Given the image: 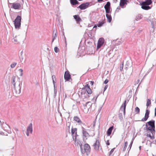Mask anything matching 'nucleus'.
Here are the masks:
<instances>
[{"instance_id": "f257e3e1", "label": "nucleus", "mask_w": 156, "mask_h": 156, "mask_svg": "<svg viewBox=\"0 0 156 156\" xmlns=\"http://www.w3.org/2000/svg\"><path fill=\"white\" fill-rule=\"evenodd\" d=\"M16 76H13L11 77V83L12 84L13 86L14 87V91L16 94H19L21 93V86L22 84V82H20L19 84V87H18V91L16 89V83H15V80H16Z\"/></svg>"}, {"instance_id": "f03ea898", "label": "nucleus", "mask_w": 156, "mask_h": 156, "mask_svg": "<svg viewBox=\"0 0 156 156\" xmlns=\"http://www.w3.org/2000/svg\"><path fill=\"white\" fill-rule=\"evenodd\" d=\"M151 101L149 99H148L147 100L146 106L147 107V109L146 110L145 113L144 117L142 118L141 121L144 122L147 120L149 117V115L150 113V111L148 109V106L151 105Z\"/></svg>"}, {"instance_id": "7ed1b4c3", "label": "nucleus", "mask_w": 156, "mask_h": 156, "mask_svg": "<svg viewBox=\"0 0 156 156\" xmlns=\"http://www.w3.org/2000/svg\"><path fill=\"white\" fill-rule=\"evenodd\" d=\"M81 152L82 154H86L88 155L90 151V145L87 144H85L81 147Z\"/></svg>"}, {"instance_id": "20e7f679", "label": "nucleus", "mask_w": 156, "mask_h": 156, "mask_svg": "<svg viewBox=\"0 0 156 156\" xmlns=\"http://www.w3.org/2000/svg\"><path fill=\"white\" fill-rule=\"evenodd\" d=\"M86 91L89 94H91L92 93V90L90 88L88 84H86L85 86L82 88L81 91H79V95L80 97L82 94H84L85 93V91Z\"/></svg>"}, {"instance_id": "39448f33", "label": "nucleus", "mask_w": 156, "mask_h": 156, "mask_svg": "<svg viewBox=\"0 0 156 156\" xmlns=\"http://www.w3.org/2000/svg\"><path fill=\"white\" fill-rule=\"evenodd\" d=\"M21 20V17L17 16L15 20L13 21L16 28H19L20 27Z\"/></svg>"}, {"instance_id": "423d86ee", "label": "nucleus", "mask_w": 156, "mask_h": 156, "mask_svg": "<svg viewBox=\"0 0 156 156\" xmlns=\"http://www.w3.org/2000/svg\"><path fill=\"white\" fill-rule=\"evenodd\" d=\"M90 4L89 2L83 3L80 5L78 8L81 10H84L88 8Z\"/></svg>"}, {"instance_id": "0eeeda50", "label": "nucleus", "mask_w": 156, "mask_h": 156, "mask_svg": "<svg viewBox=\"0 0 156 156\" xmlns=\"http://www.w3.org/2000/svg\"><path fill=\"white\" fill-rule=\"evenodd\" d=\"M105 41V40L103 38H100L98 41V44L97 45V48L98 49L103 44Z\"/></svg>"}, {"instance_id": "6e6552de", "label": "nucleus", "mask_w": 156, "mask_h": 156, "mask_svg": "<svg viewBox=\"0 0 156 156\" xmlns=\"http://www.w3.org/2000/svg\"><path fill=\"white\" fill-rule=\"evenodd\" d=\"M82 133L84 137L83 139L86 140L87 139V137L89 136V134L86 131V129L83 127H82Z\"/></svg>"}, {"instance_id": "1a4fd4ad", "label": "nucleus", "mask_w": 156, "mask_h": 156, "mask_svg": "<svg viewBox=\"0 0 156 156\" xmlns=\"http://www.w3.org/2000/svg\"><path fill=\"white\" fill-rule=\"evenodd\" d=\"M95 150L98 151L100 148V142L98 140H96L95 142L93 145Z\"/></svg>"}, {"instance_id": "9d476101", "label": "nucleus", "mask_w": 156, "mask_h": 156, "mask_svg": "<svg viewBox=\"0 0 156 156\" xmlns=\"http://www.w3.org/2000/svg\"><path fill=\"white\" fill-rule=\"evenodd\" d=\"M64 78L65 80L66 81H69L70 79L72 80L71 75L69 73V72L68 71H66L65 72L64 75Z\"/></svg>"}, {"instance_id": "9b49d317", "label": "nucleus", "mask_w": 156, "mask_h": 156, "mask_svg": "<svg viewBox=\"0 0 156 156\" xmlns=\"http://www.w3.org/2000/svg\"><path fill=\"white\" fill-rule=\"evenodd\" d=\"M126 100H125L124 103L122 104L121 106L120 109V111H123V114L125 115L126 113Z\"/></svg>"}, {"instance_id": "f8f14e48", "label": "nucleus", "mask_w": 156, "mask_h": 156, "mask_svg": "<svg viewBox=\"0 0 156 156\" xmlns=\"http://www.w3.org/2000/svg\"><path fill=\"white\" fill-rule=\"evenodd\" d=\"M73 139L76 143V144L77 146L79 145L80 148L82 146V144L81 143L80 140L78 139H77V137H76V136H73Z\"/></svg>"}, {"instance_id": "ddd939ff", "label": "nucleus", "mask_w": 156, "mask_h": 156, "mask_svg": "<svg viewBox=\"0 0 156 156\" xmlns=\"http://www.w3.org/2000/svg\"><path fill=\"white\" fill-rule=\"evenodd\" d=\"M145 126L146 127V129L147 130H149L151 133H155V127H154L153 126H150L148 127L147 123L146 124Z\"/></svg>"}, {"instance_id": "4468645a", "label": "nucleus", "mask_w": 156, "mask_h": 156, "mask_svg": "<svg viewBox=\"0 0 156 156\" xmlns=\"http://www.w3.org/2000/svg\"><path fill=\"white\" fill-rule=\"evenodd\" d=\"M21 7V5L20 3H14L12 4V7L14 9H19Z\"/></svg>"}, {"instance_id": "2eb2a0df", "label": "nucleus", "mask_w": 156, "mask_h": 156, "mask_svg": "<svg viewBox=\"0 0 156 156\" xmlns=\"http://www.w3.org/2000/svg\"><path fill=\"white\" fill-rule=\"evenodd\" d=\"M141 8L144 10H148L151 9V7L149 6V5H147V4H144V3H142L141 4Z\"/></svg>"}, {"instance_id": "dca6fc26", "label": "nucleus", "mask_w": 156, "mask_h": 156, "mask_svg": "<svg viewBox=\"0 0 156 156\" xmlns=\"http://www.w3.org/2000/svg\"><path fill=\"white\" fill-rule=\"evenodd\" d=\"M73 17L78 24L80 23V22L82 21V20L78 15L73 16Z\"/></svg>"}, {"instance_id": "f3484780", "label": "nucleus", "mask_w": 156, "mask_h": 156, "mask_svg": "<svg viewBox=\"0 0 156 156\" xmlns=\"http://www.w3.org/2000/svg\"><path fill=\"white\" fill-rule=\"evenodd\" d=\"M147 20L148 21H150L151 22L152 28L154 29V28H155V25L156 24L155 19L154 18L152 19V20L147 19Z\"/></svg>"}, {"instance_id": "a211bd4d", "label": "nucleus", "mask_w": 156, "mask_h": 156, "mask_svg": "<svg viewBox=\"0 0 156 156\" xmlns=\"http://www.w3.org/2000/svg\"><path fill=\"white\" fill-rule=\"evenodd\" d=\"M26 131L30 132L31 134L33 132V125L32 123H30L28 126Z\"/></svg>"}, {"instance_id": "6ab92c4d", "label": "nucleus", "mask_w": 156, "mask_h": 156, "mask_svg": "<svg viewBox=\"0 0 156 156\" xmlns=\"http://www.w3.org/2000/svg\"><path fill=\"white\" fill-rule=\"evenodd\" d=\"M77 129L76 128H72L71 129V133L72 136H76V137L78 136L77 134Z\"/></svg>"}, {"instance_id": "aec40b11", "label": "nucleus", "mask_w": 156, "mask_h": 156, "mask_svg": "<svg viewBox=\"0 0 156 156\" xmlns=\"http://www.w3.org/2000/svg\"><path fill=\"white\" fill-rule=\"evenodd\" d=\"M57 31L56 30H54L53 31V33L52 35V39L51 41V43H52L54 41V40L56 39V38L57 37Z\"/></svg>"}, {"instance_id": "412c9836", "label": "nucleus", "mask_w": 156, "mask_h": 156, "mask_svg": "<svg viewBox=\"0 0 156 156\" xmlns=\"http://www.w3.org/2000/svg\"><path fill=\"white\" fill-rule=\"evenodd\" d=\"M74 120L77 122L79 124L82 123V122L79 117L77 116H75L74 117Z\"/></svg>"}, {"instance_id": "4be33fe9", "label": "nucleus", "mask_w": 156, "mask_h": 156, "mask_svg": "<svg viewBox=\"0 0 156 156\" xmlns=\"http://www.w3.org/2000/svg\"><path fill=\"white\" fill-rule=\"evenodd\" d=\"M146 123H147L150 126H153L154 127H155V121L154 120H152Z\"/></svg>"}, {"instance_id": "5701e85b", "label": "nucleus", "mask_w": 156, "mask_h": 156, "mask_svg": "<svg viewBox=\"0 0 156 156\" xmlns=\"http://www.w3.org/2000/svg\"><path fill=\"white\" fill-rule=\"evenodd\" d=\"M56 82L55 81H53V84L54 87V96L55 97L56 96V94L57 92V87L55 86V83Z\"/></svg>"}, {"instance_id": "b1692460", "label": "nucleus", "mask_w": 156, "mask_h": 156, "mask_svg": "<svg viewBox=\"0 0 156 156\" xmlns=\"http://www.w3.org/2000/svg\"><path fill=\"white\" fill-rule=\"evenodd\" d=\"M113 129V126L110 127L107 130V136H109L111 134L112 131Z\"/></svg>"}, {"instance_id": "393cba45", "label": "nucleus", "mask_w": 156, "mask_h": 156, "mask_svg": "<svg viewBox=\"0 0 156 156\" xmlns=\"http://www.w3.org/2000/svg\"><path fill=\"white\" fill-rule=\"evenodd\" d=\"M127 0H120V5L122 7H123L125 4H127Z\"/></svg>"}, {"instance_id": "a878e982", "label": "nucleus", "mask_w": 156, "mask_h": 156, "mask_svg": "<svg viewBox=\"0 0 156 156\" xmlns=\"http://www.w3.org/2000/svg\"><path fill=\"white\" fill-rule=\"evenodd\" d=\"M70 3L72 5L79 4V2L76 0H70Z\"/></svg>"}, {"instance_id": "bb28decb", "label": "nucleus", "mask_w": 156, "mask_h": 156, "mask_svg": "<svg viewBox=\"0 0 156 156\" xmlns=\"http://www.w3.org/2000/svg\"><path fill=\"white\" fill-rule=\"evenodd\" d=\"M106 17L108 19V21L109 23H110L112 20V18L110 15H109L107 13L106 14Z\"/></svg>"}, {"instance_id": "cd10ccee", "label": "nucleus", "mask_w": 156, "mask_h": 156, "mask_svg": "<svg viewBox=\"0 0 156 156\" xmlns=\"http://www.w3.org/2000/svg\"><path fill=\"white\" fill-rule=\"evenodd\" d=\"M149 134H147V137H149L151 140H153L154 139V137L153 135V133H151V134L149 133V132H148Z\"/></svg>"}, {"instance_id": "c85d7f7f", "label": "nucleus", "mask_w": 156, "mask_h": 156, "mask_svg": "<svg viewBox=\"0 0 156 156\" xmlns=\"http://www.w3.org/2000/svg\"><path fill=\"white\" fill-rule=\"evenodd\" d=\"M128 145V142L127 141H126L125 142L124 145H123L122 147V151H125L126 147Z\"/></svg>"}, {"instance_id": "c756f323", "label": "nucleus", "mask_w": 156, "mask_h": 156, "mask_svg": "<svg viewBox=\"0 0 156 156\" xmlns=\"http://www.w3.org/2000/svg\"><path fill=\"white\" fill-rule=\"evenodd\" d=\"M143 17L142 15L141 14H138L136 18H135V20L136 21H138L139 20H140Z\"/></svg>"}, {"instance_id": "7c9ffc66", "label": "nucleus", "mask_w": 156, "mask_h": 156, "mask_svg": "<svg viewBox=\"0 0 156 156\" xmlns=\"http://www.w3.org/2000/svg\"><path fill=\"white\" fill-rule=\"evenodd\" d=\"M144 4H147V5H149L152 3L151 0H146L145 2H143Z\"/></svg>"}, {"instance_id": "2f4dec72", "label": "nucleus", "mask_w": 156, "mask_h": 156, "mask_svg": "<svg viewBox=\"0 0 156 156\" xmlns=\"http://www.w3.org/2000/svg\"><path fill=\"white\" fill-rule=\"evenodd\" d=\"M110 7V3L109 2H107L106 4L104 6V8H109Z\"/></svg>"}, {"instance_id": "473e14b6", "label": "nucleus", "mask_w": 156, "mask_h": 156, "mask_svg": "<svg viewBox=\"0 0 156 156\" xmlns=\"http://www.w3.org/2000/svg\"><path fill=\"white\" fill-rule=\"evenodd\" d=\"M135 112L136 114H139L140 112V109L138 107H136L135 108Z\"/></svg>"}, {"instance_id": "72a5a7b5", "label": "nucleus", "mask_w": 156, "mask_h": 156, "mask_svg": "<svg viewBox=\"0 0 156 156\" xmlns=\"http://www.w3.org/2000/svg\"><path fill=\"white\" fill-rule=\"evenodd\" d=\"M104 23L102 21L101 22H99L98 23V24H97V26L99 27H101L103 24Z\"/></svg>"}, {"instance_id": "f704fd0d", "label": "nucleus", "mask_w": 156, "mask_h": 156, "mask_svg": "<svg viewBox=\"0 0 156 156\" xmlns=\"http://www.w3.org/2000/svg\"><path fill=\"white\" fill-rule=\"evenodd\" d=\"M17 63L16 62H14L11 64L10 65V67L12 68H14V67L16 65Z\"/></svg>"}, {"instance_id": "c9c22d12", "label": "nucleus", "mask_w": 156, "mask_h": 156, "mask_svg": "<svg viewBox=\"0 0 156 156\" xmlns=\"http://www.w3.org/2000/svg\"><path fill=\"white\" fill-rule=\"evenodd\" d=\"M105 10L106 12L107 13H108L110 12V7L105 8Z\"/></svg>"}, {"instance_id": "e433bc0d", "label": "nucleus", "mask_w": 156, "mask_h": 156, "mask_svg": "<svg viewBox=\"0 0 156 156\" xmlns=\"http://www.w3.org/2000/svg\"><path fill=\"white\" fill-rule=\"evenodd\" d=\"M105 10L106 12L107 13H108L110 12V7L105 8Z\"/></svg>"}, {"instance_id": "4c0bfd02", "label": "nucleus", "mask_w": 156, "mask_h": 156, "mask_svg": "<svg viewBox=\"0 0 156 156\" xmlns=\"http://www.w3.org/2000/svg\"><path fill=\"white\" fill-rule=\"evenodd\" d=\"M115 149V148H114L112 149H111V150L110 151V152L109 153V156H112V153L113 152Z\"/></svg>"}, {"instance_id": "58836bf2", "label": "nucleus", "mask_w": 156, "mask_h": 156, "mask_svg": "<svg viewBox=\"0 0 156 156\" xmlns=\"http://www.w3.org/2000/svg\"><path fill=\"white\" fill-rule=\"evenodd\" d=\"M54 51L56 53H58L59 51V50L57 47H55L54 48Z\"/></svg>"}, {"instance_id": "ea45409f", "label": "nucleus", "mask_w": 156, "mask_h": 156, "mask_svg": "<svg viewBox=\"0 0 156 156\" xmlns=\"http://www.w3.org/2000/svg\"><path fill=\"white\" fill-rule=\"evenodd\" d=\"M13 41L15 43H16L18 42L17 36H16L13 39Z\"/></svg>"}, {"instance_id": "a19ab883", "label": "nucleus", "mask_w": 156, "mask_h": 156, "mask_svg": "<svg viewBox=\"0 0 156 156\" xmlns=\"http://www.w3.org/2000/svg\"><path fill=\"white\" fill-rule=\"evenodd\" d=\"M133 140H132V141H131L130 144L129 146V150L131 149L132 144H133Z\"/></svg>"}, {"instance_id": "79ce46f5", "label": "nucleus", "mask_w": 156, "mask_h": 156, "mask_svg": "<svg viewBox=\"0 0 156 156\" xmlns=\"http://www.w3.org/2000/svg\"><path fill=\"white\" fill-rule=\"evenodd\" d=\"M19 71L20 73V76H22L23 75V70L22 69H19Z\"/></svg>"}, {"instance_id": "37998d69", "label": "nucleus", "mask_w": 156, "mask_h": 156, "mask_svg": "<svg viewBox=\"0 0 156 156\" xmlns=\"http://www.w3.org/2000/svg\"><path fill=\"white\" fill-rule=\"evenodd\" d=\"M123 63H122V64L120 65V70H122L123 69Z\"/></svg>"}, {"instance_id": "c03bdc74", "label": "nucleus", "mask_w": 156, "mask_h": 156, "mask_svg": "<svg viewBox=\"0 0 156 156\" xmlns=\"http://www.w3.org/2000/svg\"><path fill=\"white\" fill-rule=\"evenodd\" d=\"M52 78L53 80V81H54V79H56L55 76L54 75H53L52 76Z\"/></svg>"}, {"instance_id": "a18cd8bd", "label": "nucleus", "mask_w": 156, "mask_h": 156, "mask_svg": "<svg viewBox=\"0 0 156 156\" xmlns=\"http://www.w3.org/2000/svg\"><path fill=\"white\" fill-rule=\"evenodd\" d=\"M108 82V80L106 79L104 81V83L105 84H107Z\"/></svg>"}, {"instance_id": "49530a36", "label": "nucleus", "mask_w": 156, "mask_h": 156, "mask_svg": "<svg viewBox=\"0 0 156 156\" xmlns=\"http://www.w3.org/2000/svg\"><path fill=\"white\" fill-rule=\"evenodd\" d=\"M108 85H106L105 86V87H104V92L108 88Z\"/></svg>"}, {"instance_id": "de8ad7c7", "label": "nucleus", "mask_w": 156, "mask_h": 156, "mask_svg": "<svg viewBox=\"0 0 156 156\" xmlns=\"http://www.w3.org/2000/svg\"><path fill=\"white\" fill-rule=\"evenodd\" d=\"M80 48H78V52L80 53H81L82 52H83V50H82V51L80 52Z\"/></svg>"}, {"instance_id": "09e8293b", "label": "nucleus", "mask_w": 156, "mask_h": 156, "mask_svg": "<svg viewBox=\"0 0 156 156\" xmlns=\"http://www.w3.org/2000/svg\"><path fill=\"white\" fill-rule=\"evenodd\" d=\"M106 144L108 145H110V143H109V140H107L106 142Z\"/></svg>"}, {"instance_id": "8fccbe9b", "label": "nucleus", "mask_w": 156, "mask_h": 156, "mask_svg": "<svg viewBox=\"0 0 156 156\" xmlns=\"http://www.w3.org/2000/svg\"><path fill=\"white\" fill-rule=\"evenodd\" d=\"M94 83V82L93 81H90V84H91V85H93Z\"/></svg>"}, {"instance_id": "3c124183", "label": "nucleus", "mask_w": 156, "mask_h": 156, "mask_svg": "<svg viewBox=\"0 0 156 156\" xmlns=\"http://www.w3.org/2000/svg\"><path fill=\"white\" fill-rule=\"evenodd\" d=\"M4 123V122L2 121V122L0 120V124L2 126V125Z\"/></svg>"}, {"instance_id": "603ef678", "label": "nucleus", "mask_w": 156, "mask_h": 156, "mask_svg": "<svg viewBox=\"0 0 156 156\" xmlns=\"http://www.w3.org/2000/svg\"><path fill=\"white\" fill-rule=\"evenodd\" d=\"M29 132L26 131V135L27 136H29Z\"/></svg>"}, {"instance_id": "864d4df0", "label": "nucleus", "mask_w": 156, "mask_h": 156, "mask_svg": "<svg viewBox=\"0 0 156 156\" xmlns=\"http://www.w3.org/2000/svg\"><path fill=\"white\" fill-rule=\"evenodd\" d=\"M155 113H154V115L155 116H156V107L155 108Z\"/></svg>"}, {"instance_id": "5fc2aeb1", "label": "nucleus", "mask_w": 156, "mask_h": 156, "mask_svg": "<svg viewBox=\"0 0 156 156\" xmlns=\"http://www.w3.org/2000/svg\"><path fill=\"white\" fill-rule=\"evenodd\" d=\"M89 103V102H86V104H85V105H84V106H86L87 105L88 103Z\"/></svg>"}, {"instance_id": "6e6d98bb", "label": "nucleus", "mask_w": 156, "mask_h": 156, "mask_svg": "<svg viewBox=\"0 0 156 156\" xmlns=\"http://www.w3.org/2000/svg\"><path fill=\"white\" fill-rule=\"evenodd\" d=\"M95 122H95V121H94V122L93 126H95Z\"/></svg>"}, {"instance_id": "4d7b16f0", "label": "nucleus", "mask_w": 156, "mask_h": 156, "mask_svg": "<svg viewBox=\"0 0 156 156\" xmlns=\"http://www.w3.org/2000/svg\"><path fill=\"white\" fill-rule=\"evenodd\" d=\"M113 1L115 2L116 3L117 1V0H113Z\"/></svg>"}, {"instance_id": "13d9d810", "label": "nucleus", "mask_w": 156, "mask_h": 156, "mask_svg": "<svg viewBox=\"0 0 156 156\" xmlns=\"http://www.w3.org/2000/svg\"><path fill=\"white\" fill-rule=\"evenodd\" d=\"M18 87H19V86L18 87H16V90L18 91Z\"/></svg>"}, {"instance_id": "bf43d9fd", "label": "nucleus", "mask_w": 156, "mask_h": 156, "mask_svg": "<svg viewBox=\"0 0 156 156\" xmlns=\"http://www.w3.org/2000/svg\"><path fill=\"white\" fill-rule=\"evenodd\" d=\"M117 9H118L119 10H120V7H118Z\"/></svg>"}, {"instance_id": "052dcab7", "label": "nucleus", "mask_w": 156, "mask_h": 156, "mask_svg": "<svg viewBox=\"0 0 156 156\" xmlns=\"http://www.w3.org/2000/svg\"><path fill=\"white\" fill-rule=\"evenodd\" d=\"M141 146H140L139 147V149H140V150H141Z\"/></svg>"}, {"instance_id": "680f3d73", "label": "nucleus", "mask_w": 156, "mask_h": 156, "mask_svg": "<svg viewBox=\"0 0 156 156\" xmlns=\"http://www.w3.org/2000/svg\"><path fill=\"white\" fill-rule=\"evenodd\" d=\"M7 126H8V127H9V129H10V127H9V125H7Z\"/></svg>"}, {"instance_id": "e2e57ef3", "label": "nucleus", "mask_w": 156, "mask_h": 156, "mask_svg": "<svg viewBox=\"0 0 156 156\" xmlns=\"http://www.w3.org/2000/svg\"><path fill=\"white\" fill-rule=\"evenodd\" d=\"M9 133H11V131L10 130H9Z\"/></svg>"}, {"instance_id": "0e129e2a", "label": "nucleus", "mask_w": 156, "mask_h": 156, "mask_svg": "<svg viewBox=\"0 0 156 156\" xmlns=\"http://www.w3.org/2000/svg\"><path fill=\"white\" fill-rule=\"evenodd\" d=\"M96 27V26H94V27Z\"/></svg>"}, {"instance_id": "69168bd1", "label": "nucleus", "mask_w": 156, "mask_h": 156, "mask_svg": "<svg viewBox=\"0 0 156 156\" xmlns=\"http://www.w3.org/2000/svg\"><path fill=\"white\" fill-rule=\"evenodd\" d=\"M127 62H127V63H126V64H127Z\"/></svg>"}, {"instance_id": "338daca9", "label": "nucleus", "mask_w": 156, "mask_h": 156, "mask_svg": "<svg viewBox=\"0 0 156 156\" xmlns=\"http://www.w3.org/2000/svg\"><path fill=\"white\" fill-rule=\"evenodd\" d=\"M155 156H156V155Z\"/></svg>"}]
</instances>
